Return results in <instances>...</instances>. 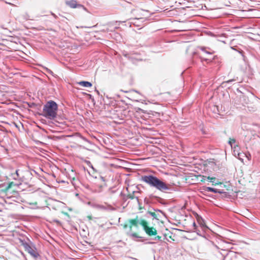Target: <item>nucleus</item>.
Masks as SVG:
<instances>
[{
    "label": "nucleus",
    "instance_id": "obj_12",
    "mask_svg": "<svg viewBox=\"0 0 260 260\" xmlns=\"http://www.w3.org/2000/svg\"><path fill=\"white\" fill-rule=\"evenodd\" d=\"M71 183L74 186H77L79 183L78 180L75 177H73L71 180Z\"/></svg>",
    "mask_w": 260,
    "mask_h": 260
},
{
    "label": "nucleus",
    "instance_id": "obj_6",
    "mask_svg": "<svg viewBox=\"0 0 260 260\" xmlns=\"http://www.w3.org/2000/svg\"><path fill=\"white\" fill-rule=\"evenodd\" d=\"M66 4L71 8H82L85 11L88 12V10L84 6L77 4V2L75 0L67 1Z\"/></svg>",
    "mask_w": 260,
    "mask_h": 260
},
{
    "label": "nucleus",
    "instance_id": "obj_21",
    "mask_svg": "<svg viewBox=\"0 0 260 260\" xmlns=\"http://www.w3.org/2000/svg\"><path fill=\"white\" fill-rule=\"evenodd\" d=\"M161 237L159 236H157L155 237L154 239L156 240H161Z\"/></svg>",
    "mask_w": 260,
    "mask_h": 260
},
{
    "label": "nucleus",
    "instance_id": "obj_19",
    "mask_svg": "<svg viewBox=\"0 0 260 260\" xmlns=\"http://www.w3.org/2000/svg\"><path fill=\"white\" fill-rule=\"evenodd\" d=\"M201 58L202 59H204L205 60H210V61H211L212 60V59L211 57L205 58V57H202V56L201 57Z\"/></svg>",
    "mask_w": 260,
    "mask_h": 260
},
{
    "label": "nucleus",
    "instance_id": "obj_17",
    "mask_svg": "<svg viewBox=\"0 0 260 260\" xmlns=\"http://www.w3.org/2000/svg\"><path fill=\"white\" fill-rule=\"evenodd\" d=\"M243 156H245L248 159V160H250V158H251V155L249 153H248V154H244L243 153Z\"/></svg>",
    "mask_w": 260,
    "mask_h": 260
},
{
    "label": "nucleus",
    "instance_id": "obj_26",
    "mask_svg": "<svg viewBox=\"0 0 260 260\" xmlns=\"http://www.w3.org/2000/svg\"><path fill=\"white\" fill-rule=\"evenodd\" d=\"M47 72H48V73H49V74H53L52 71H51L50 70H49V69H47Z\"/></svg>",
    "mask_w": 260,
    "mask_h": 260
},
{
    "label": "nucleus",
    "instance_id": "obj_7",
    "mask_svg": "<svg viewBox=\"0 0 260 260\" xmlns=\"http://www.w3.org/2000/svg\"><path fill=\"white\" fill-rule=\"evenodd\" d=\"M201 190H202V191H201V192L204 195H206L205 193H204L205 191H211V192H213L214 193H219L220 194H224L225 195H226L227 193V192L225 191H221L219 189L212 188L210 187L203 186L201 188Z\"/></svg>",
    "mask_w": 260,
    "mask_h": 260
},
{
    "label": "nucleus",
    "instance_id": "obj_13",
    "mask_svg": "<svg viewBox=\"0 0 260 260\" xmlns=\"http://www.w3.org/2000/svg\"><path fill=\"white\" fill-rule=\"evenodd\" d=\"M201 50L204 52L205 54H207V55H212V53L209 52V51H208L206 50V48L205 47H201L200 48Z\"/></svg>",
    "mask_w": 260,
    "mask_h": 260
},
{
    "label": "nucleus",
    "instance_id": "obj_10",
    "mask_svg": "<svg viewBox=\"0 0 260 260\" xmlns=\"http://www.w3.org/2000/svg\"><path fill=\"white\" fill-rule=\"evenodd\" d=\"M78 84L79 85H80V86L85 87H89L92 86V84L88 81H80V82H78Z\"/></svg>",
    "mask_w": 260,
    "mask_h": 260
},
{
    "label": "nucleus",
    "instance_id": "obj_4",
    "mask_svg": "<svg viewBox=\"0 0 260 260\" xmlns=\"http://www.w3.org/2000/svg\"><path fill=\"white\" fill-rule=\"evenodd\" d=\"M21 244L24 248L25 250L27 251L34 258L37 259L40 256L36 248L33 245L22 240L21 241Z\"/></svg>",
    "mask_w": 260,
    "mask_h": 260
},
{
    "label": "nucleus",
    "instance_id": "obj_9",
    "mask_svg": "<svg viewBox=\"0 0 260 260\" xmlns=\"http://www.w3.org/2000/svg\"><path fill=\"white\" fill-rule=\"evenodd\" d=\"M216 179L215 177H211L209 176H203L202 177V179L201 181L205 182L206 180L209 181L211 182L214 183L215 185L218 184V182H215L214 181Z\"/></svg>",
    "mask_w": 260,
    "mask_h": 260
},
{
    "label": "nucleus",
    "instance_id": "obj_14",
    "mask_svg": "<svg viewBox=\"0 0 260 260\" xmlns=\"http://www.w3.org/2000/svg\"><path fill=\"white\" fill-rule=\"evenodd\" d=\"M236 142V140L235 139L230 138L229 144L231 145V147L233 148L232 144L235 143Z\"/></svg>",
    "mask_w": 260,
    "mask_h": 260
},
{
    "label": "nucleus",
    "instance_id": "obj_20",
    "mask_svg": "<svg viewBox=\"0 0 260 260\" xmlns=\"http://www.w3.org/2000/svg\"><path fill=\"white\" fill-rule=\"evenodd\" d=\"M193 230L197 232L198 230H197V226L194 222H193Z\"/></svg>",
    "mask_w": 260,
    "mask_h": 260
},
{
    "label": "nucleus",
    "instance_id": "obj_29",
    "mask_svg": "<svg viewBox=\"0 0 260 260\" xmlns=\"http://www.w3.org/2000/svg\"><path fill=\"white\" fill-rule=\"evenodd\" d=\"M101 179L103 181H105L104 178L103 177H101Z\"/></svg>",
    "mask_w": 260,
    "mask_h": 260
},
{
    "label": "nucleus",
    "instance_id": "obj_11",
    "mask_svg": "<svg viewBox=\"0 0 260 260\" xmlns=\"http://www.w3.org/2000/svg\"><path fill=\"white\" fill-rule=\"evenodd\" d=\"M147 214H149L152 217H153V219H155L156 220H159V215L158 214H156L155 212H151V211H148L147 212Z\"/></svg>",
    "mask_w": 260,
    "mask_h": 260
},
{
    "label": "nucleus",
    "instance_id": "obj_16",
    "mask_svg": "<svg viewBox=\"0 0 260 260\" xmlns=\"http://www.w3.org/2000/svg\"><path fill=\"white\" fill-rule=\"evenodd\" d=\"M129 220H130V219H129V220H128V223H124V224H123L122 225L123 228V229H126L127 228H128V227H129Z\"/></svg>",
    "mask_w": 260,
    "mask_h": 260
},
{
    "label": "nucleus",
    "instance_id": "obj_18",
    "mask_svg": "<svg viewBox=\"0 0 260 260\" xmlns=\"http://www.w3.org/2000/svg\"><path fill=\"white\" fill-rule=\"evenodd\" d=\"M133 193H134V192ZM134 194V193H133V194H128V195H127V198H128V199H134V194Z\"/></svg>",
    "mask_w": 260,
    "mask_h": 260
},
{
    "label": "nucleus",
    "instance_id": "obj_30",
    "mask_svg": "<svg viewBox=\"0 0 260 260\" xmlns=\"http://www.w3.org/2000/svg\"><path fill=\"white\" fill-rule=\"evenodd\" d=\"M135 92H136L137 93H139V92L137 90H134Z\"/></svg>",
    "mask_w": 260,
    "mask_h": 260
},
{
    "label": "nucleus",
    "instance_id": "obj_22",
    "mask_svg": "<svg viewBox=\"0 0 260 260\" xmlns=\"http://www.w3.org/2000/svg\"><path fill=\"white\" fill-rule=\"evenodd\" d=\"M236 147H238V146H237V145H235V146L233 147V148H234V154H235V156H236V155H237V152H236Z\"/></svg>",
    "mask_w": 260,
    "mask_h": 260
},
{
    "label": "nucleus",
    "instance_id": "obj_5",
    "mask_svg": "<svg viewBox=\"0 0 260 260\" xmlns=\"http://www.w3.org/2000/svg\"><path fill=\"white\" fill-rule=\"evenodd\" d=\"M22 174L23 172L19 169H17L14 172L12 173L11 174L12 179L16 181L17 182L15 183L13 182H11L9 184V186H12V185L18 186L21 184L22 182L24 181V176Z\"/></svg>",
    "mask_w": 260,
    "mask_h": 260
},
{
    "label": "nucleus",
    "instance_id": "obj_3",
    "mask_svg": "<svg viewBox=\"0 0 260 260\" xmlns=\"http://www.w3.org/2000/svg\"><path fill=\"white\" fill-rule=\"evenodd\" d=\"M57 110V104L53 101H50L44 106L42 115L46 118L53 119L56 117Z\"/></svg>",
    "mask_w": 260,
    "mask_h": 260
},
{
    "label": "nucleus",
    "instance_id": "obj_2",
    "mask_svg": "<svg viewBox=\"0 0 260 260\" xmlns=\"http://www.w3.org/2000/svg\"><path fill=\"white\" fill-rule=\"evenodd\" d=\"M141 179L151 187L154 188L160 191L165 192L170 189L169 184L152 175L143 176Z\"/></svg>",
    "mask_w": 260,
    "mask_h": 260
},
{
    "label": "nucleus",
    "instance_id": "obj_28",
    "mask_svg": "<svg viewBox=\"0 0 260 260\" xmlns=\"http://www.w3.org/2000/svg\"><path fill=\"white\" fill-rule=\"evenodd\" d=\"M154 210H155V211H158V212H160L162 213V211H160V210H158V209H157V210H155V209H154Z\"/></svg>",
    "mask_w": 260,
    "mask_h": 260
},
{
    "label": "nucleus",
    "instance_id": "obj_25",
    "mask_svg": "<svg viewBox=\"0 0 260 260\" xmlns=\"http://www.w3.org/2000/svg\"><path fill=\"white\" fill-rule=\"evenodd\" d=\"M150 199H152V198H158L157 197H156V196H153V195H150V197H149Z\"/></svg>",
    "mask_w": 260,
    "mask_h": 260
},
{
    "label": "nucleus",
    "instance_id": "obj_15",
    "mask_svg": "<svg viewBox=\"0 0 260 260\" xmlns=\"http://www.w3.org/2000/svg\"><path fill=\"white\" fill-rule=\"evenodd\" d=\"M241 156H244L243 153H241L237 152V158H238L239 159L241 160L242 161H243V158H241Z\"/></svg>",
    "mask_w": 260,
    "mask_h": 260
},
{
    "label": "nucleus",
    "instance_id": "obj_23",
    "mask_svg": "<svg viewBox=\"0 0 260 260\" xmlns=\"http://www.w3.org/2000/svg\"><path fill=\"white\" fill-rule=\"evenodd\" d=\"M234 81H236V79H233L228 80L227 81H226V82L228 83H231L232 82Z\"/></svg>",
    "mask_w": 260,
    "mask_h": 260
},
{
    "label": "nucleus",
    "instance_id": "obj_1",
    "mask_svg": "<svg viewBox=\"0 0 260 260\" xmlns=\"http://www.w3.org/2000/svg\"><path fill=\"white\" fill-rule=\"evenodd\" d=\"M129 222V230L127 234L131 237L136 238H142L139 236L136 233H133L132 232V226H134L136 228H138L139 224L142 225L144 231L149 236H155L157 234V230L155 228L149 226L148 222L145 219L139 217L138 216H136L134 219H130Z\"/></svg>",
    "mask_w": 260,
    "mask_h": 260
},
{
    "label": "nucleus",
    "instance_id": "obj_24",
    "mask_svg": "<svg viewBox=\"0 0 260 260\" xmlns=\"http://www.w3.org/2000/svg\"><path fill=\"white\" fill-rule=\"evenodd\" d=\"M51 15L53 16V17L54 18H57V16L55 14H54L52 12H51Z\"/></svg>",
    "mask_w": 260,
    "mask_h": 260
},
{
    "label": "nucleus",
    "instance_id": "obj_27",
    "mask_svg": "<svg viewBox=\"0 0 260 260\" xmlns=\"http://www.w3.org/2000/svg\"><path fill=\"white\" fill-rule=\"evenodd\" d=\"M144 202H145V203H146V204H148V202H149V201H148V199H147L145 198V200H144Z\"/></svg>",
    "mask_w": 260,
    "mask_h": 260
},
{
    "label": "nucleus",
    "instance_id": "obj_8",
    "mask_svg": "<svg viewBox=\"0 0 260 260\" xmlns=\"http://www.w3.org/2000/svg\"><path fill=\"white\" fill-rule=\"evenodd\" d=\"M197 221L203 230L207 229V226L206 225L204 219L201 217L198 216L197 217Z\"/></svg>",
    "mask_w": 260,
    "mask_h": 260
}]
</instances>
